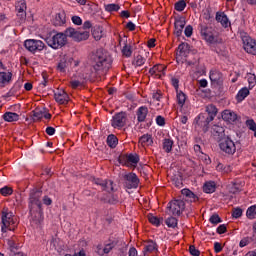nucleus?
<instances>
[{"mask_svg": "<svg viewBox=\"0 0 256 256\" xmlns=\"http://www.w3.org/2000/svg\"><path fill=\"white\" fill-rule=\"evenodd\" d=\"M113 59L111 56L105 54L103 50L99 49L92 55V70L91 73L86 76V79H97L101 75H105L107 71L111 69Z\"/></svg>", "mask_w": 256, "mask_h": 256, "instance_id": "obj_1", "label": "nucleus"}, {"mask_svg": "<svg viewBox=\"0 0 256 256\" xmlns=\"http://www.w3.org/2000/svg\"><path fill=\"white\" fill-rule=\"evenodd\" d=\"M29 209L32 223H34V225H40L43 221V208L41 204L40 191H32L30 193Z\"/></svg>", "mask_w": 256, "mask_h": 256, "instance_id": "obj_2", "label": "nucleus"}, {"mask_svg": "<svg viewBox=\"0 0 256 256\" xmlns=\"http://www.w3.org/2000/svg\"><path fill=\"white\" fill-rule=\"evenodd\" d=\"M1 225L2 233H7V229L8 231H15L19 225V222H17V217L13 215V212L4 210L2 211Z\"/></svg>", "mask_w": 256, "mask_h": 256, "instance_id": "obj_3", "label": "nucleus"}, {"mask_svg": "<svg viewBox=\"0 0 256 256\" xmlns=\"http://www.w3.org/2000/svg\"><path fill=\"white\" fill-rule=\"evenodd\" d=\"M67 30L63 32L56 33L54 35H49L46 37L45 41L48 47L52 49H61V47H65L67 45Z\"/></svg>", "mask_w": 256, "mask_h": 256, "instance_id": "obj_4", "label": "nucleus"}, {"mask_svg": "<svg viewBox=\"0 0 256 256\" xmlns=\"http://www.w3.org/2000/svg\"><path fill=\"white\" fill-rule=\"evenodd\" d=\"M200 34L207 41V43H211L215 45V43H223V40L215 33L212 27L207 25L200 24Z\"/></svg>", "mask_w": 256, "mask_h": 256, "instance_id": "obj_5", "label": "nucleus"}, {"mask_svg": "<svg viewBox=\"0 0 256 256\" xmlns=\"http://www.w3.org/2000/svg\"><path fill=\"white\" fill-rule=\"evenodd\" d=\"M219 143V149L224 153L225 155H235L237 151V146H235V142L232 141V139L229 136H226L220 141Z\"/></svg>", "mask_w": 256, "mask_h": 256, "instance_id": "obj_6", "label": "nucleus"}, {"mask_svg": "<svg viewBox=\"0 0 256 256\" xmlns=\"http://www.w3.org/2000/svg\"><path fill=\"white\" fill-rule=\"evenodd\" d=\"M139 183L140 180L137 174L130 172L123 175V186L125 189H137Z\"/></svg>", "mask_w": 256, "mask_h": 256, "instance_id": "obj_7", "label": "nucleus"}, {"mask_svg": "<svg viewBox=\"0 0 256 256\" xmlns=\"http://www.w3.org/2000/svg\"><path fill=\"white\" fill-rule=\"evenodd\" d=\"M127 125V112L116 113L111 120V126L114 129H123Z\"/></svg>", "mask_w": 256, "mask_h": 256, "instance_id": "obj_8", "label": "nucleus"}, {"mask_svg": "<svg viewBox=\"0 0 256 256\" xmlns=\"http://www.w3.org/2000/svg\"><path fill=\"white\" fill-rule=\"evenodd\" d=\"M66 35L71 39H73L74 41H78V42L87 41V39H89V31L79 32L75 30V28H71V27L66 29Z\"/></svg>", "mask_w": 256, "mask_h": 256, "instance_id": "obj_9", "label": "nucleus"}, {"mask_svg": "<svg viewBox=\"0 0 256 256\" xmlns=\"http://www.w3.org/2000/svg\"><path fill=\"white\" fill-rule=\"evenodd\" d=\"M24 47L30 53H36V51H43L45 49V43L41 40L29 39L24 42Z\"/></svg>", "mask_w": 256, "mask_h": 256, "instance_id": "obj_10", "label": "nucleus"}, {"mask_svg": "<svg viewBox=\"0 0 256 256\" xmlns=\"http://www.w3.org/2000/svg\"><path fill=\"white\" fill-rule=\"evenodd\" d=\"M16 15L20 23H25L27 19V2L20 0L15 5Z\"/></svg>", "mask_w": 256, "mask_h": 256, "instance_id": "obj_11", "label": "nucleus"}, {"mask_svg": "<svg viewBox=\"0 0 256 256\" xmlns=\"http://www.w3.org/2000/svg\"><path fill=\"white\" fill-rule=\"evenodd\" d=\"M168 209H170L172 215H181L185 211V201L173 200L169 203Z\"/></svg>", "mask_w": 256, "mask_h": 256, "instance_id": "obj_12", "label": "nucleus"}, {"mask_svg": "<svg viewBox=\"0 0 256 256\" xmlns=\"http://www.w3.org/2000/svg\"><path fill=\"white\" fill-rule=\"evenodd\" d=\"M213 120H209L208 116H205L204 114L198 115V117L195 118V123L197 127L202 128V131L204 133H207L209 131V124Z\"/></svg>", "mask_w": 256, "mask_h": 256, "instance_id": "obj_13", "label": "nucleus"}, {"mask_svg": "<svg viewBox=\"0 0 256 256\" xmlns=\"http://www.w3.org/2000/svg\"><path fill=\"white\" fill-rule=\"evenodd\" d=\"M242 41L245 51L251 55H256V41L248 36L243 37Z\"/></svg>", "mask_w": 256, "mask_h": 256, "instance_id": "obj_14", "label": "nucleus"}, {"mask_svg": "<svg viewBox=\"0 0 256 256\" xmlns=\"http://www.w3.org/2000/svg\"><path fill=\"white\" fill-rule=\"evenodd\" d=\"M185 25H187L185 17L181 16V17H178V18L175 19V22H174V27H175L174 34L176 35V37H181V35L183 33V29H185Z\"/></svg>", "mask_w": 256, "mask_h": 256, "instance_id": "obj_15", "label": "nucleus"}, {"mask_svg": "<svg viewBox=\"0 0 256 256\" xmlns=\"http://www.w3.org/2000/svg\"><path fill=\"white\" fill-rule=\"evenodd\" d=\"M54 98L59 105H67L69 103V95L65 90H56L54 92Z\"/></svg>", "mask_w": 256, "mask_h": 256, "instance_id": "obj_16", "label": "nucleus"}, {"mask_svg": "<svg viewBox=\"0 0 256 256\" xmlns=\"http://www.w3.org/2000/svg\"><path fill=\"white\" fill-rule=\"evenodd\" d=\"M73 58L68 56H62L57 64V71L60 73H65L67 71V67L71 65Z\"/></svg>", "mask_w": 256, "mask_h": 256, "instance_id": "obj_17", "label": "nucleus"}, {"mask_svg": "<svg viewBox=\"0 0 256 256\" xmlns=\"http://www.w3.org/2000/svg\"><path fill=\"white\" fill-rule=\"evenodd\" d=\"M67 23V15L65 11L58 12L52 19V24L54 27H63Z\"/></svg>", "mask_w": 256, "mask_h": 256, "instance_id": "obj_18", "label": "nucleus"}, {"mask_svg": "<svg viewBox=\"0 0 256 256\" xmlns=\"http://www.w3.org/2000/svg\"><path fill=\"white\" fill-rule=\"evenodd\" d=\"M13 81V73L12 72H0V87H7V85H11Z\"/></svg>", "mask_w": 256, "mask_h": 256, "instance_id": "obj_19", "label": "nucleus"}, {"mask_svg": "<svg viewBox=\"0 0 256 256\" xmlns=\"http://www.w3.org/2000/svg\"><path fill=\"white\" fill-rule=\"evenodd\" d=\"M94 183L96 185H100V187H102L103 191H107L108 193H111V191H113V181L111 180H101L99 178L94 180Z\"/></svg>", "mask_w": 256, "mask_h": 256, "instance_id": "obj_20", "label": "nucleus"}, {"mask_svg": "<svg viewBox=\"0 0 256 256\" xmlns=\"http://www.w3.org/2000/svg\"><path fill=\"white\" fill-rule=\"evenodd\" d=\"M148 114H149V108H147V106L139 107L136 111L138 123H144V121L147 119Z\"/></svg>", "mask_w": 256, "mask_h": 256, "instance_id": "obj_21", "label": "nucleus"}, {"mask_svg": "<svg viewBox=\"0 0 256 256\" xmlns=\"http://www.w3.org/2000/svg\"><path fill=\"white\" fill-rule=\"evenodd\" d=\"M212 135L217 139V141H221V139H225V128L219 125L212 126Z\"/></svg>", "mask_w": 256, "mask_h": 256, "instance_id": "obj_22", "label": "nucleus"}, {"mask_svg": "<svg viewBox=\"0 0 256 256\" xmlns=\"http://www.w3.org/2000/svg\"><path fill=\"white\" fill-rule=\"evenodd\" d=\"M222 119L227 123H235V120L237 119V114L231 110H224L222 112Z\"/></svg>", "mask_w": 256, "mask_h": 256, "instance_id": "obj_23", "label": "nucleus"}, {"mask_svg": "<svg viewBox=\"0 0 256 256\" xmlns=\"http://www.w3.org/2000/svg\"><path fill=\"white\" fill-rule=\"evenodd\" d=\"M210 80L212 83H216V85H221L223 83V74L217 70H212L210 72Z\"/></svg>", "mask_w": 256, "mask_h": 256, "instance_id": "obj_24", "label": "nucleus"}, {"mask_svg": "<svg viewBox=\"0 0 256 256\" xmlns=\"http://www.w3.org/2000/svg\"><path fill=\"white\" fill-rule=\"evenodd\" d=\"M165 67L161 64H157L150 68L149 73L150 75H155L158 79H161V74L165 75Z\"/></svg>", "mask_w": 256, "mask_h": 256, "instance_id": "obj_25", "label": "nucleus"}, {"mask_svg": "<svg viewBox=\"0 0 256 256\" xmlns=\"http://www.w3.org/2000/svg\"><path fill=\"white\" fill-rule=\"evenodd\" d=\"M216 21H218V23H221L222 27H229V18H227V14L224 12L216 13Z\"/></svg>", "mask_w": 256, "mask_h": 256, "instance_id": "obj_26", "label": "nucleus"}, {"mask_svg": "<svg viewBox=\"0 0 256 256\" xmlns=\"http://www.w3.org/2000/svg\"><path fill=\"white\" fill-rule=\"evenodd\" d=\"M139 143L142 147H149V145H153V137L151 134H144L139 138Z\"/></svg>", "mask_w": 256, "mask_h": 256, "instance_id": "obj_27", "label": "nucleus"}, {"mask_svg": "<svg viewBox=\"0 0 256 256\" xmlns=\"http://www.w3.org/2000/svg\"><path fill=\"white\" fill-rule=\"evenodd\" d=\"M206 112L208 113L207 117L209 118V121H213V119L217 117V107L213 104L206 106Z\"/></svg>", "mask_w": 256, "mask_h": 256, "instance_id": "obj_28", "label": "nucleus"}, {"mask_svg": "<svg viewBox=\"0 0 256 256\" xmlns=\"http://www.w3.org/2000/svg\"><path fill=\"white\" fill-rule=\"evenodd\" d=\"M182 195H184V197H187L188 199H190L191 203H195L197 201H199V197H197V195H195V193H193L191 190L185 188L182 189L181 191Z\"/></svg>", "mask_w": 256, "mask_h": 256, "instance_id": "obj_29", "label": "nucleus"}, {"mask_svg": "<svg viewBox=\"0 0 256 256\" xmlns=\"http://www.w3.org/2000/svg\"><path fill=\"white\" fill-rule=\"evenodd\" d=\"M4 121H7L8 123H13V121H19V114L15 112H6L3 115Z\"/></svg>", "mask_w": 256, "mask_h": 256, "instance_id": "obj_30", "label": "nucleus"}, {"mask_svg": "<svg viewBox=\"0 0 256 256\" xmlns=\"http://www.w3.org/2000/svg\"><path fill=\"white\" fill-rule=\"evenodd\" d=\"M173 140L171 138H165L162 143V149L165 153H171L173 151Z\"/></svg>", "mask_w": 256, "mask_h": 256, "instance_id": "obj_31", "label": "nucleus"}, {"mask_svg": "<svg viewBox=\"0 0 256 256\" xmlns=\"http://www.w3.org/2000/svg\"><path fill=\"white\" fill-rule=\"evenodd\" d=\"M119 143V139H117V136L110 134L107 137V145L108 147H111V149H115L117 147V144Z\"/></svg>", "mask_w": 256, "mask_h": 256, "instance_id": "obj_32", "label": "nucleus"}, {"mask_svg": "<svg viewBox=\"0 0 256 256\" xmlns=\"http://www.w3.org/2000/svg\"><path fill=\"white\" fill-rule=\"evenodd\" d=\"M216 184L214 181L206 182L203 186L204 193H215Z\"/></svg>", "mask_w": 256, "mask_h": 256, "instance_id": "obj_33", "label": "nucleus"}, {"mask_svg": "<svg viewBox=\"0 0 256 256\" xmlns=\"http://www.w3.org/2000/svg\"><path fill=\"white\" fill-rule=\"evenodd\" d=\"M249 96V89L247 88H242L241 90H239V92L236 95V99L238 101V103H241V101H244V99L246 97Z\"/></svg>", "mask_w": 256, "mask_h": 256, "instance_id": "obj_34", "label": "nucleus"}, {"mask_svg": "<svg viewBox=\"0 0 256 256\" xmlns=\"http://www.w3.org/2000/svg\"><path fill=\"white\" fill-rule=\"evenodd\" d=\"M148 220H149V223H151L152 225H155V227H159V225L163 223V218L153 216V214L148 215Z\"/></svg>", "mask_w": 256, "mask_h": 256, "instance_id": "obj_35", "label": "nucleus"}, {"mask_svg": "<svg viewBox=\"0 0 256 256\" xmlns=\"http://www.w3.org/2000/svg\"><path fill=\"white\" fill-rule=\"evenodd\" d=\"M147 61V59H145L143 56L138 55L134 58L132 65L134 67H142V65H145V62Z\"/></svg>", "mask_w": 256, "mask_h": 256, "instance_id": "obj_36", "label": "nucleus"}, {"mask_svg": "<svg viewBox=\"0 0 256 256\" xmlns=\"http://www.w3.org/2000/svg\"><path fill=\"white\" fill-rule=\"evenodd\" d=\"M189 49H190V46L188 43H181L179 46H178V51L180 53V55H187V53H189Z\"/></svg>", "mask_w": 256, "mask_h": 256, "instance_id": "obj_37", "label": "nucleus"}, {"mask_svg": "<svg viewBox=\"0 0 256 256\" xmlns=\"http://www.w3.org/2000/svg\"><path fill=\"white\" fill-rule=\"evenodd\" d=\"M185 7H187V2H185V0H179L174 4V9L179 12L185 11Z\"/></svg>", "mask_w": 256, "mask_h": 256, "instance_id": "obj_38", "label": "nucleus"}, {"mask_svg": "<svg viewBox=\"0 0 256 256\" xmlns=\"http://www.w3.org/2000/svg\"><path fill=\"white\" fill-rule=\"evenodd\" d=\"M122 55L124 57H131V55H133V49L131 48V46L127 45V43H125L122 48Z\"/></svg>", "mask_w": 256, "mask_h": 256, "instance_id": "obj_39", "label": "nucleus"}, {"mask_svg": "<svg viewBox=\"0 0 256 256\" xmlns=\"http://www.w3.org/2000/svg\"><path fill=\"white\" fill-rule=\"evenodd\" d=\"M145 249H146V251H148V253H153V251H157V243L150 240V241H148L147 245L145 246Z\"/></svg>", "mask_w": 256, "mask_h": 256, "instance_id": "obj_40", "label": "nucleus"}, {"mask_svg": "<svg viewBox=\"0 0 256 256\" xmlns=\"http://www.w3.org/2000/svg\"><path fill=\"white\" fill-rule=\"evenodd\" d=\"M121 9V6L119 4H107L105 5V11L108 13H113V11H119Z\"/></svg>", "mask_w": 256, "mask_h": 256, "instance_id": "obj_41", "label": "nucleus"}, {"mask_svg": "<svg viewBox=\"0 0 256 256\" xmlns=\"http://www.w3.org/2000/svg\"><path fill=\"white\" fill-rule=\"evenodd\" d=\"M177 101L178 104L181 105V107H183V105H185V101H187V96L185 95V93L183 92H177Z\"/></svg>", "mask_w": 256, "mask_h": 256, "instance_id": "obj_42", "label": "nucleus"}, {"mask_svg": "<svg viewBox=\"0 0 256 256\" xmlns=\"http://www.w3.org/2000/svg\"><path fill=\"white\" fill-rule=\"evenodd\" d=\"M246 215L248 219H256V206H251L247 209Z\"/></svg>", "mask_w": 256, "mask_h": 256, "instance_id": "obj_43", "label": "nucleus"}, {"mask_svg": "<svg viewBox=\"0 0 256 256\" xmlns=\"http://www.w3.org/2000/svg\"><path fill=\"white\" fill-rule=\"evenodd\" d=\"M129 163H131L132 165H137V163H139V155L128 154V165Z\"/></svg>", "mask_w": 256, "mask_h": 256, "instance_id": "obj_44", "label": "nucleus"}, {"mask_svg": "<svg viewBox=\"0 0 256 256\" xmlns=\"http://www.w3.org/2000/svg\"><path fill=\"white\" fill-rule=\"evenodd\" d=\"M0 193L3 195V197H8V195H13V188L5 186L0 189Z\"/></svg>", "mask_w": 256, "mask_h": 256, "instance_id": "obj_45", "label": "nucleus"}, {"mask_svg": "<svg viewBox=\"0 0 256 256\" xmlns=\"http://www.w3.org/2000/svg\"><path fill=\"white\" fill-rule=\"evenodd\" d=\"M116 245H117V243H115V242L106 244L105 247L103 248L104 255L111 253V251H113V249Z\"/></svg>", "mask_w": 256, "mask_h": 256, "instance_id": "obj_46", "label": "nucleus"}, {"mask_svg": "<svg viewBox=\"0 0 256 256\" xmlns=\"http://www.w3.org/2000/svg\"><path fill=\"white\" fill-rule=\"evenodd\" d=\"M118 161L120 165H125L126 167H129L128 154L120 155Z\"/></svg>", "mask_w": 256, "mask_h": 256, "instance_id": "obj_47", "label": "nucleus"}, {"mask_svg": "<svg viewBox=\"0 0 256 256\" xmlns=\"http://www.w3.org/2000/svg\"><path fill=\"white\" fill-rule=\"evenodd\" d=\"M247 79H248L250 89H253V86L256 85V76H255V74H252V73L248 74Z\"/></svg>", "mask_w": 256, "mask_h": 256, "instance_id": "obj_48", "label": "nucleus"}, {"mask_svg": "<svg viewBox=\"0 0 256 256\" xmlns=\"http://www.w3.org/2000/svg\"><path fill=\"white\" fill-rule=\"evenodd\" d=\"M209 221L212 223V225H219V223H222L223 220H221V217H219L218 214H213Z\"/></svg>", "mask_w": 256, "mask_h": 256, "instance_id": "obj_49", "label": "nucleus"}, {"mask_svg": "<svg viewBox=\"0 0 256 256\" xmlns=\"http://www.w3.org/2000/svg\"><path fill=\"white\" fill-rule=\"evenodd\" d=\"M166 225L167 227H172V229H175L177 226V218L175 217H170L166 220Z\"/></svg>", "mask_w": 256, "mask_h": 256, "instance_id": "obj_50", "label": "nucleus"}, {"mask_svg": "<svg viewBox=\"0 0 256 256\" xmlns=\"http://www.w3.org/2000/svg\"><path fill=\"white\" fill-rule=\"evenodd\" d=\"M21 90V86H19L18 84H15L10 91L8 92V95L11 97L13 95H17L19 93V91Z\"/></svg>", "mask_w": 256, "mask_h": 256, "instance_id": "obj_51", "label": "nucleus"}, {"mask_svg": "<svg viewBox=\"0 0 256 256\" xmlns=\"http://www.w3.org/2000/svg\"><path fill=\"white\" fill-rule=\"evenodd\" d=\"M246 127L250 129V131H256V123L255 120L249 119L246 121Z\"/></svg>", "mask_w": 256, "mask_h": 256, "instance_id": "obj_52", "label": "nucleus"}, {"mask_svg": "<svg viewBox=\"0 0 256 256\" xmlns=\"http://www.w3.org/2000/svg\"><path fill=\"white\" fill-rule=\"evenodd\" d=\"M33 119L34 121H39L43 119V112L41 110H34L33 111Z\"/></svg>", "mask_w": 256, "mask_h": 256, "instance_id": "obj_53", "label": "nucleus"}, {"mask_svg": "<svg viewBox=\"0 0 256 256\" xmlns=\"http://www.w3.org/2000/svg\"><path fill=\"white\" fill-rule=\"evenodd\" d=\"M243 215V210L241 208H236L232 212V217L234 219H239Z\"/></svg>", "mask_w": 256, "mask_h": 256, "instance_id": "obj_54", "label": "nucleus"}, {"mask_svg": "<svg viewBox=\"0 0 256 256\" xmlns=\"http://www.w3.org/2000/svg\"><path fill=\"white\" fill-rule=\"evenodd\" d=\"M216 169L221 173H229V166H225L221 163H218V165L216 166Z\"/></svg>", "mask_w": 256, "mask_h": 256, "instance_id": "obj_55", "label": "nucleus"}, {"mask_svg": "<svg viewBox=\"0 0 256 256\" xmlns=\"http://www.w3.org/2000/svg\"><path fill=\"white\" fill-rule=\"evenodd\" d=\"M156 123L159 127H165V117L159 115L156 117Z\"/></svg>", "mask_w": 256, "mask_h": 256, "instance_id": "obj_56", "label": "nucleus"}, {"mask_svg": "<svg viewBox=\"0 0 256 256\" xmlns=\"http://www.w3.org/2000/svg\"><path fill=\"white\" fill-rule=\"evenodd\" d=\"M189 251H190V254H192L193 256H200L201 255V252L197 248H195L194 245H191L189 247Z\"/></svg>", "mask_w": 256, "mask_h": 256, "instance_id": "obj_57", "label": "nucleus"}, {"mask_svg": "<svg viewBox=\"0 0 256 256\" xmlns=\"http://www.w3.org/2000/svg\"><path fill=\"white\" fill-rule=\"evenodd\" d=\"M83 84L79 80H72L70 81V87L72 89H77V87H81Z\"/></svg>", "mask_w": 256, "mask_h": 256, "instance_id": "obj_58", "label": "nucleus"}, {"mask_svg": "<svg viewBox=\"0 0 256 256\" xmlns=\"http://www.w3.org/2000/svg\"><path fill=\"white\" fill-rule=\"evenodd\" d=\"M184 34L187 37H191V35H193V26H191V25L186 26V28L184 30Z\"/></svg>", "mask_w": 256, "mask_h": 256, "instance_id": "obj_59", "label": "nucleus"}, {"mask_svg": "<svg viewBox=\"0 0 256 256\" xmlns=\"http://www.w3.org/2000/svg\"><path fill=\"white\" fill-rule=\"evenodd\" d=\"M72 23L74 25H83V20L79 16H72Z\"/></svg>", "mask_w": 256, "mask_h": 256, "instance_id": "obj_60", "label": "nucleus"}, {"mask_svg": "<svg viewBox=\"0 0 256 256\" xmlns=\"http://www.w3.org/2000/svg\"><path fill=\"white\" fill-rule=\"evenodd\" d=\"M227 232V226L225 224H221L218 228H217V233L219 235H223V233Z\"/></svg>", "mask_w": 256, "mask_h": 256, "instance_id": "obj_61", "label": "nucleus"}, {"mask_svg": "<svg viewBox=\"0 0 256 256\" xmlns=\"http://www.w3.org/2000/svg\"><path fill=\"white\" fill-rule=\"evenodd\" d=\"M214 251L215 253H221L223 251V246H221V243L219 242L214 243Z\"/></svg>", "mask_w": 256, "mask_h": 256, "instance_id": "obj_62", "label": "nucleus"}, {"mask_svg": "<svg viewBox=\"0 0 256 256\" xmlns=\"http://www.w3.org/2000/svg\"><path fill=\"white\" fill-rule=\"evenodd\" d=\"M161 97V91H157L152 94V98L154 99V101H161Z\"/></svg>", "mask_w": 256, "mask_h": 256, "instance_id": "obj_63", "label": "nucleus"}, {"mask_svg": "<svg viewBox=\"0 0 256 256\" xmlns=\"http://www.w3.org/2000/svg\"><path fill=\"white\" fill-rule=\"evenodd\" d=\"M8 245L10 249H17V243H15V239L13 238L8 240Z\"/></svg>", "mask_w": 256, "mask_h": 256, "instance_id": "obj_64", "label": "nucleus"}]
</instances>
